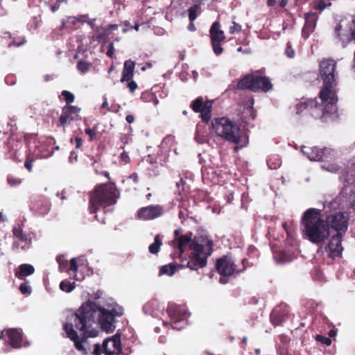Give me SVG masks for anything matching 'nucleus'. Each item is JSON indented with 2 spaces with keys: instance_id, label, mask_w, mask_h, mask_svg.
I'll return each instance as SVG.
<instances>
[{
  "instance_id": "obj_44",
  "label": "nucleus",
  "mask_w": 355,
  "mask_h": 355,
  "mask_svg": "<svg viewBox=\"0 0 355 355\" xmlns=\"http://www.w3.org/2000/svg\"><path fill=\"white\" fill-rule=\"evenodd\" d=\"M144 159L147 162L152 165L157 164V158L154 155H148V156L145 157Z\"/></svg>"
},
{
  "instance_id": "obj_64",
  "label": "nucleus",
  "mask_w": 355,
  "mask_h": 355,
  "mask_svg": "<svg viewBox=\"0 0 355 355\" xmlns=\"http://www.w3.org/2000/svg\"><path fill=\"white\" fill-rule=\"evenodd\" d=\"M182 183H183V180H182V178H180V182H176V186H177L178 187H180V184H182Z\"/></svg>"
},
{
  "instance_id": "obj_45",
  "label": "nucleus",
  "mask_w": 355,
  "mask_h": 355,
  "mask_svg": "<svg viewBox=\"0 0 355 355\" xmlns=\"http://www.w3.org/2000/svg\"><path fill=\"white\" fill-rule=\"evenodd\" d=\"M102 353L104 354L103 345H101L100 344H95L93 354L94 355H101Z\"/></svg>"
},
{
  "instance_id": "obj_18",
  "label": "nucleus",
  "mask_w": 355,
  "mask_h": 355,
  "mask_svg": "<svg viewBox=\"0 0 355 355\" xmlns=\"http://www.w3.org/2000/svg\"><path fill=\"white\" fill-rule=\"evenodd\" d=\"M103 352L105 355H119L122 353L121 335H115L107 338L103 343Z\"/></svg>"
},
{
  "instance_id": "obj_56",
  "label": "nucleus",
  "mask_w": 355,
  "mask_h": 355,
  "mask_svg": "<svg viewBox=\"0 0 355 355\" xmlns=\"http://www.w3.org/2000/svg\"><path fill=\"white\" fill-rule=\"evenodd\" d=\"M95 171L97 174H101V175H104L105 177L107 178L108 179H110L109 172H107V171L98 172L96 168H95Z\"/></svg>"
},
{
  "instance_id": "obj_28",
  "label": "nucleus",
  "mask_w": 355,
  "mask_h": 355,
  "mask_svg": "<svg viewBox=\"0 0 355 355\" xmlns=\"http://www.w3.org/2000/svg\"><path fill=\"white\" fill-rule=\"evenodd\" d=\"M340 180L344 183L345 187H347L354 183L355 176L352 173H350L348 170H343L341 172Z\"/></svg>"
},
{
  "instance_id": "obj_55",
  "label": "nucleus",
  "mask_w": 355,
  "mask_h": 355,
  "mask_svg": "<svg viewBox=\"0 0 355 355\" xmlns=\"http://www.w3.org/2000/svg\"><path fill=\"white\" fill-rule=\"evenodd\" d=\"M60 5L59 2H55L54 3H51L50 5L51 10L53 12H55V11H57L60 8Z\"/></svg>"
},
{
  "instance_id": "obj_20",
  "label": "nucleus",
  "mask_w": 355,
  "mask_h": 355,
  "mask_svg": "<svg viewBox=\"0 0 355 355\" xmlns=\"http://www.w3.org/2000/svg\"><path fill=\"white\" fill-rule=\"evenodd\" d=\"M163 211V207L160 205H150L141 208L137 211V217L140 219L151 220L160 216Z\"/></svg>"
},
{
  "instance_id": "obj_25",
  "label": "nucleus",
  "mask_w": 355,
  "mask_h": 355,
  "mask_svg": "<svg viewBox=\"0 0 355 355\" xmlns=\"http://www.w3.org/2000/svg\"><path fill=\"white\" fill-rule=\"evenodd\" d=\"M8 153L7 156L8 158L12 159L16 162H20L21 159L19 158L18 153L22 148V143L14 139H10L7 144Z\"/></svg>"
},
{
  "instance_id": "obj_15",
  "label": "nucleus",
  "mask_w": 355,
  "mask_h": 355,
  "mask_svg": "<svg viewBox=\"0 0 355 355\" xmlns=\"http://www.w3.org/2000/svg\"><path fill=\"white\" fill-rule=\"evenodd\" d=\"M167 313L171 318L173 329L180 330L183 328L180 323L184 322L187 318V311L181 306L171 305L168 306Z\"/></svg>"
},
{
  "instance_id": "obj_27",
  "label": "nucleus",
  "mask_w": 355,
  "mask_h": 355,
  "mask_svg": "<svg viewBox=\"0 0 355 355\" xmlns=\"http://www.w3.org/2000/svg\"><path fill=\"white\" fill-rule=\"evenodd\" d=\"M182 268V267L180 266V263L177 264L176 263L173 262V263L162 266L159 268V275H166L171 276L173 274H175V272L177 271V270L178 268Z\"/></svg>"
},
{
  "instance_id": "obj_38",
  "label": "nucleus",
  "mask_w": 355,
  "mask_h": 355,
  "mask_svg": "<svg viewBox=\"0 0 355 355\" xmlns=\"http://www.w3.org/2000/svg\"><path fill=\"white\" fill-rule=\"evenodd\" d=\"M242 30L241 25L236 23V21H232V25L230 26L229 28V33L230 34H234L236 33H240Z\"/></svg>"
},
{
  "instance_id": "obj_29",
  "label": "nucleus",
  "mask_w": 355,
  "mask_h": 355,
  "mask_svg": "<svg viewBox=\"0 0 355 355\" xmlns=\"http://www.w3.org/2000/svg\"><path fill=\"white\" fill-rule=\"evenodd\" d=\"M162 245V241L160 235L157 234L155 236L154 242L148 247L150 253L156 254L159 252L160 247Z\"/></svg>"
},
{
  "instance_id": "obj_53",
  "label": "nucleus",
  "mask_w": 355,
  "mask_h": 355,
  "mask_svg": "<svg viewBox=\"0 0 355 355\" xmlns=\"http://www.w3.org/2000/svg\"><path fill=\"white\" fill-rule=\"evenodd\" d=\"M121 159L124 162V163H128L130 162V159L128 155V153L126 152H123L121 154Z\"/></svg>"
},
{
  "instance_id": "obj_36",
  "label": "nucleus",
  "mask_w": 355,
  "mask_h": 355,
  "mask_svg": "<svg viewBox=\"0 0 355 355\" xmlns=\"http://www.w3.org/2000/svg\"><path fill=\"white\" fill-rule=\"evenodd\" d=\"M315 340L318 342H319L326 346H329L331 344V340L329 338H327L322 335L317 334L315 336Z\"/></svg>"
},
{
  "instance_id": "obj_33",
  "label": "nucleus",
  "mask_w": 355,
  "mask_h": 355,
  "mask_svg": "<svg viewBox=\"0 0 355 355\" xmlns=\"http://www.w3.org/2000/svg\"><path fill=\"white\" fill-rule=\"evenodd\" d=\"M89 63L84 60H81L77 63V69L81 73H86L89 71Z\"/></svg>"
},
{
  "instance_id": "obj_60",
  "label": "nucleus",
  "mask_w": 355,
  "mask_h": 355,
  "mask_svg": "<svg viewBox=\"0 0 355 355\" xmlns=\"http://www.w3.org/2000/svg\"><path fill=\"white\" fill-rule=\"evenodd\" d=\"M146 67H148V68H150L152 67V64L150 62L146 63V66H141L140 69L141 71L146 70Z\"/></svg>"
},
{
  "instance_id": "obj_2",
  "label": "nucleus",
  "mask_w": 355,
  "mask_h": 355,
  "mask_svg": "<svg viewBox=\"0 0 355 355\" xmlns=\"http://www.w3.org/2000/svg\"><path fill=\"white\" fill-rule=\"evenodd\" d=\"M191 233L179 236L178 250L181 259L180 266L193 270L202 268L207 265V258L213 251V243L207 240L200 243L197 238L191 239Z\"/></svg>"
},
{
  "instance_id": "obj_3",
  "label": "nucleus",
  "mask_w": 355,
  "mask_h": 355,
  "mask_svg": "<svg viewBox=\"0 0 355 355\" xmlns=\"http://www.w3.org/2000/svg\"><path fill=\"white\" fill-rule=\"evenodd\" d=\"M119 198V192L114 182H107L97 184L89 193V211L90 214H95V218L105 224V218H99L97 214L100 209H103L105 214L112 213L113 206L116 203Z\"/></svg>"
},
{
  "instance_id": "obj_47",
  "label": "nucleus",
  "mask_w": 355,
  "mask_h": 355,
  "mask_svg": "<svg viewBox=\"0 0 355 355\" xmlns=\"http://www.w3.org/2000/svg\"><path fill=\"white\" fill-rule=\"evenodd\" d=\"M69 270L73 272H76L78 270V263L76 258H72L70 260Z\"/></svg>"
},
{
  "instance_id": "obj_34",
  "label": "nucleus",
  "mask_w": 355,
  "mask_h": 355,
  "mask_svg": "<svg viewBox=\"0 0 355 355\" xmlns=\"http://www.w3.org/2000/svg\"><path fill=\"white\" fill-rule=\"evenodd\" d=\"M62 96L64 97L67 105H70L69 104L74 101L75 96L73 94L67 90H63L62 92Z\"/></svg>"
},
{
  "instance_id": "obj_37",
  "label": "nucleus",
  "mask_w": 355,
  "mask_h": 355,
  "mask_svg": "<svg viewBox=\"0 0 355 355\" xmlns=\"http://www.w3.org/2000/svg\"><path fill=\"white\" fill-rule=\"evenodd\" d=\"M85 132L89 136L90 141L96 139V127L87 128L85 130Z\"/></svg>"
},
{
  "instance_id": "obj_40",
  "label": "nucleus",
  "mask_w": 355,
  "mask_h": 355,
  "mask_svg": "<svg viewBox=\"0 0 355 355\" xmlns=\"http://www.w3.org/2000/svg\"><path fill=\"white\" fill-rule=\"evenodd\" d=\"M8 183L12 186H17L21 183V180L20 178L14 177L12 175H8L7 178Z\"/></svg>"
},
{
  "instance_id": "obj_9",
  "label": "nucleus",
  "mask_w": 355,
  "mask_h": 355,
  "mask_svg": "<svg viewBox=\"0 0 355 355\" xmlns=\"http://www.w3.org/2000/svg\"><path fill=\"white\" fill-rule=\"evenodd\" d=\"M247 259L242 260V268H237L234 261L230 256H225L219 258L216 261V268L218 272L220 275L219 282L225 284L228 282V277L234 273H240L244 271L246 268Z\"/></svg>"
},
{
  "instance_id": "obj_61",
  "label": "nucleus",
  "mask_w": 355,
  "mask_h": 355,
  "mask_svg": "<svg viewBox=\"0 0 355 355\" xmlns=\"http://www.w3.org/2000/svg\"><path fill=\"white\" fill-rule=\"evenodd\" d=\"M44 79L46 82L49 81L51 79V76L49 74H46L44 76Z\"/></svg>"
},
{
  "instance_id": "obj_30",
  "label": "nucleus",
  "mask_w": 355,
  "mask_h": 355,
  "mask_svg": "<svg viewBox=\"0 0 355 355\" xmlns=\"http://www.w3.org/2000/svg\"><path fill=\"white\" fill-rule=\"evenodd\" d=\"M75 287V282H71L67 279L62 281L60 284V290L66 293H71Z\"/></svg>"
},
{
  "instance_id": "obj_1",
  "label": "nucleus",
  "mask_w": 355,
  "mask_h": 355,
  "mask_svg": "<svg viewBox=\"0 0 355 355\" xmlns=\"http://www.w3.org/2000/svg\"><path fill=\"white\" fill-rule=\"evenodd\" d=\"M123 314V310L120 306L107 309L88 300L68 318L63 324V329L67 337L74 343L76 349L83 351L85 350L83 343L98 334V331L93 327L94 324H99L107 333L113 332L116 327V318Z\"/></svg>"
},
{
  "instance_id": "obj_14",
  "label": "nucleus",
  "mask_w": 355,
  "mask_h": 355,
  "mask_svg": "<svg viewBox=\"0 0 355 355\" xmlns=\"http://www.w3.org/2000/svg\"><path fill=\"white\" fill-rule=\"evenodd\" d=\"M329 227L337 233L345 234L348 228L349 215L346 212H338L329 216L327 218Z\"/></svg>"
},
{
  "instance_id": "obj_8",
  "label": "nucleus",
  "mask_w": 355,
  "mask_h": 355,
  "mask_svg": "<svg viewBox=\"0 0 355 355\" xmlns=\"http://www.w3.org/2000/svg\"><path fill=\"white\" fill-rule=\"evenodd\" d=\"M237 88L241 90L248 89L254 92H267L272 88V85L268 77L248 73L239 80Z\"/></svg>"
},
{
  "instance_id": "obj_24",
  "label": "nucleus",
  "mask_w": 355,
  "mask_h": 355,
  "mask_svg": "<svg viewBox=\"0 0 355 355\" xmlns=\"http://www.w3.org/2000/svg\"><path fill=\"white\" fill-rule=\"evenodd\" d=\"M119 28V25L117 24H110L106 28H105L103 31H97L95 35L92 37L93 40H96L99 44H101L102 46L105 44L110 40V35L111 33L116 31Z\"/></svg>"
},
{
  "instance_id": "obj_39",
  "label": "nucleus",
  "mask_w": 355,
  "mask_h": 355,
  "mask_svg": "<svg viewBox=\"0 0 355 355\" xmlns=\"http://www.w3.org/2000/svg\"><path fill=\"white\" fill-rule=\"evenodd\" d=\"M56 261L59 264V268L61 271L65 270L68 266V261L63 259V257L60 255L56 258Z\"/></svg>"
},
{
  "instance_id": "obj_16",
  "label": "nucleus",
  "mask_w": 355,
  "mask_h": 355,
  "mask_svg": "<svg viewBox=\"0 0 355 355\" xmlns=\"http://www.w3.org/2000/svg\"><path fill=\"white\" fill-rule=\"evenodd\" d=\"M343 236L344 234H342V232L336 233L331 237L328 245L325 247V251L328 252L329 257L333 259L342 257Z\"/></svg>"
},
{
  "instance_id": "obj_23",
  "label": "nucleus",
  "mask_w": 355,
  "mask_h": 355,
  "mask_svg": "<svg viewBox=\"0 0 355 355\" xmlns=\"http://www.w3.org/2000/svg\"><path fill=\"white\" fill-rule=\"evenodd\" d=\"M133 61L128 60L125 62L121 78V83H127L130 92H133Z\"/></svg>"
},
{
  "instance_id": "obj_49",
  "label": "nucleus",
  "mask_w": 355,
  "mask_h": 355,
  "mask_svg": "<svg viewBox=\"0 0 355 355\" xmlns=\"http://www.w3.org/2000/svg\"><path fill=\"white\" fill-rule=\"evenodd\" d=\"M339 169L340 167L336 164H329L327 167V170L332 173H336L339 171Z\"/></svg>"
},
{
  "instance_id": "obj_10",
  "label": "nucleus",
  "mask_w": 355,
  "mask_h": 355,
  "mask_svg": "<svg viewBox=\"0 0 355 355\" xmlns=\"http://www.w3.org/2000/svg\"><path fill=\"white\" fill-rule=\"evenodd\" d=\"M212 103V101L205 102L202 96H198L191 103L190 107L194 112L200 113L202 121L208 123L211 117Z\"/></svg>"
},
{
  "instance_id": "obj_13",
  "label": "nucleus",
  "mask_w": 355,
  "mask_h": 355,
  "mask_svg": "<svg viewBox=\"0 0 355 355\" xmlns=\"http://www.w3.org/2000/svg\"><path fill=\"white\" fill-rule=\"evenodd\" d=\"M5 336V344L6 347L10 346L12 349H19L21 347L23 343V332L21 329L10 328L4 329L1 332L0 340Z\"/></svg>"
},
{
  "instance_id": "obj_59",
  "label": "nucleus",
  "mask_w": 355,
  "mask_h": 355,
  "mask_svg": "<svg viewBox=\"0 0 355 355\" xmlns=\"http://www.w3.org/2000/svg\"><path fill=\"white\" fill-rule=\"evenodd\" d=\"M104 108H107L108 109V103L107 101V99L105 98L103 101V103H102V105H101V109H104Z\"/></svg>"
},
{
  "instance_id": "obj_12",
  "label": "nucleus",
  "mask_w": 355,
  "mask_h": 355,
  "mask_svg": "<svg viewBox=\"0 0 355 355\" xmlns=\"http://www.w3.org/2000/svg\"><path fill=\"white\" fill-rule=\"evenodd\" d=\"M209 35L214 53L217 55H220L223 51L221 43L225 40V35L224 31L220 28L219 21H216L212 24L209 30Z\"/></svg>"
},
{
  "instance_id": "obj_48",
  "label": "nucleus",
  "mask_w": 355,
  "mask_h": 355,
  "mask_svg": "<svg viewBox=\"0 0 355 355\" xmlns=\"http://www.w3.org/2000/svg\"><path fill=\"white\" fill-rule=\"evenodd\" d=\"M33 159L29 158V157H27L26 160L24 162V166L25 168L29 171V172H31L32 171V168H33Z\"/></svg>"
},
{
  "instance_id": "obj_51",
  "label": "nucleus",
  "mask_w": 355,
  "mask_h": 355,
  "mask_svg": "<svg viewBox=\"0 0 355 355\" xmlns=\"http://www.w3.org/2000/svg\"><path fill=\"white\" fill-rule=\"evenodd\" d=\"M26 42V39L24 37V38H22V39H21V41H19V42L16 41V40H13V41L12 42V43L9 44V46H10L13 45V46H21V45H23V44H25Z\"/></svg>"
},
{
  "instance_id": "obj_21",
  "label": "nucleus",
  "mask_w": 355,
  "mask_h": 355,
  "mask_svg": "<svg viewBox=\"0 0 355 355\" xmlns=\"http://www.w3.org/2000/svg\"><path fill=\"white\" fill-rule=\"evenodd\" d=\"M304 19L305 23L302 31V35L304 39H307L316 27L318 16L315 12H309L305 14Z\"/></svg>"
},
{
  "instance_id": "obj_42",
  "label": "nucleus",
  "mask_w": 355,
  "mask_h": 355,
  "mask_svg": "<svg viewBox=\"0 0 355 355\" xmlns=\"http://www.w3.org/2000/svg\"><path fill=\"white\" fill-rule=\"evenodd\" d=\"M285 54L289 58H293L295 56V51L292 48L291 43L288 42L285 49Z\"/></svg>"
},
{
  "instance_id": "obj_5",
  "label": "nucleus",
  "mask_w": 355,
  "mask_h": 355,
  "mask_svg": "<svg viewBox=\"0 0 355 355\" xmlns=\"http://www.w3.org/2000/svg\"><path fill=\"white\" fill-rule=\"evenodd\" d=\"M211 128L218 137L236 144L235 150L245 147L248 144V135L241 132L240 128L227 117L214 119Z\"/></svg>"
},
{
  "instance_id": "obj_52",
  "label": "nucleus",
  "mask_w": 355,
  "mask_h": 355,
  "mask_svg": "<svg viewBox=\"0 0 355 355\" xmlns=\"http://www.w3.org/2000/svg\"><path fill=\"white\" fill-rule=\"evenodd\" d=\"M279 340H280V343H282L283 345H288V342L290 340V339L288 338V336H284V335H280L279 336Z\"/></svg>"
},
{
  "instance_id": "obj_22",
  "label": "nucleus",
  "mask_w": 355,
  "mask_h": 355,
  "mask_svg": "<svg viewBox=\"0 0 355 355\" xmlns=\"http://www.w3.org/2000/svg\"><path fill=\"white\" fill-rule=\"evenodd\" d=\"M288 309L286 306H276L270 313V319L274 326H279L288 318Z\"/></svg>"
},
{
  "instance_id": "obj_35",
  "label": "nucleus",
  "mask_w": 355,
  "mask_h": 355,
  "mask_svg": "<svg viewBox=\"0 0 355 355\" xmlns=\"http://www.w3.org/2000/svg\"><path fill=\"white\" fill-rule=\"evenodd\" d=\"M27 280L24 281V283L21 284L19 286V291L23 295H29L32 292L31 287L28 285Z\"/></svg>"
},
{
  "instance_id": "obj_17",
  "label": "nucleus",
  "mask_w": 355,
  "mask_h": 355,
  "mask_svg": "<svg viewBox=\"0 0 355 355\" xmlns=\"http://www.w3.org/2000/svg\"><path fill=\"white\" fill-rule=\"evenodd\" d=\"M80 108L74 105H66L62 108V113L59 117L58 126H65L69 125L73 121L80 119L79 112Z\"/></svg>"
},
{
  "instance_id": "obj_31",
  "label": "nucleus",
  "mask_w": 355,
  "mask_h": 355,
  "mask_svg": "<svg viewBox=\"0 0 355 355\" xmlns=\"http://www.w3.org/2000/svg\"><path fill=\"white\" fill-rule=\"evenodd\" d=\"M12 233L15 237L21 241H26L28 239L27 235L24 233V231L20 226L14 227L12 229Z\"/></svg>"
},
{
  "instance_id": "obj_32",
  "label": "nucleus",
  "mask_w": 355,
  "mask_h": 355,
  "mask_svg": "<svg viewBox=\"0 0 355 355\" xmlns=\"http://www.w3.org/2000/svg\"><path fill=\"white\" fill-rule=\"evenodd\" d=\"M199 6L194 4L188 9L189 19L190 21H193L197 18V11Z\"/></svg>"
},
{
  "instance_id": "obj_54",
  "label": "nucleus",
  "mask_w": 355,
  "mask_h": 355,
  "mask_svg": "<svg viewBox=\"0 0 355 355\" xmlns=\"http://www.w3.org/2000/svg\"><path fill=\"white\" fill-rule=\"evenodd\" d=\"M74 141H75L76 148H80L83 145V139L79 137H75Z\"/></svg>"
},
{
  "instance_id": "obj_46",
  "label": "nucleus",
  "mask_w": 355,
  "mask_h": 355,
  "mask_svg": "<svg viewBox=\"0 0 355 355\" xmlns=\"http://www.w3.org/2000/svg\"><path fill=\"white\" fill-rule=\"evenodd\" d=\"M114 52H115V49H114V44H113V42H110L109 44H108V49H107V51L106 53V55L109 58H112L114 54Z\"/></svg>"
},
{
  "instance_id": "obj_26",
  "label": "nucleus",
  "mask_w": 355,
  "mask_h": 355,
  "mask_svg": "<svg viewBox=\"0 0 355 355\" xmlns=\"http://www.w3.org/2000/svg\"><path fill=\"white\" fill-rule=\"evenodd\" d=\"M35 272V268L28 263H23L19 266L18 270L15 271V277L21 280L26 281V277Z\"/></svg>"
},
{
  "instance_id": "obj_41",
  "label": "nucleus",
  "mask_w": 355,
  "mask_h": 355,
  "mask_svg": "<svg viewBox=\"0 0 355 355\" xmlns=\"http://www.w3.org/2000/svg\"><path fill=\"white\" fill-rule=\"evenodd\" d=\"M288 0H280L279 5L281 8H284L287 3ZM277 3V0H267V5L270 7L275 6Z\"/></svg>"
},
{
  "instance_id": "obj_57",
  "label": "nucleus",
  "mask_w": 355,
  "mask_h": 355,
  "mask_svg": "<svg viewBox=\"0 0 355 355\" xmlns=\"http://www.w3.org/2000/svg\"><path fill=\"white\" fill-rule=\"evenodd\" d=\"M188 29L190 31H195L196 30V26L193 24V21H190L189 26H188Z\"/></svg>"
},
{
  "instance_id": "obj_19",
  "label": "nucleus",
  "mask_w": 355,
  "mask_h": 355,
  "mask_svg": "<svg viewBox=\"0 0 355 355\" xmlns=\"http://www.w3.org/2000/svg\"><path fill=\"white\" fill-rule=\"evenodd\" d=\"M51 208L49 200L42 196H34L31 199L30 209L38 216H44L49 213Z\"/></svg>"
},
{
  "instance_id": "obj_7",
  "label": "nucleus",
  "mask_w": 355,
  "mask_h": 355,
  "mask_svg": "<svg viewBox=\"0 0 355 355\" xmlns=\"http://www.w3.org/2000/svg\"><path fill=\"white\" fill-rule=\"evenodd\" d=\"M296 114L300 115L304 111L309 113L314 119L325 121L327 118L336 112V103L331 100L319 103L316 98H302L295 105Z\"/></svg>"
},
{
  "instance_id": "obj_4",
  "label": "nucleus",
  "mask_w": 355,
  "mask_h": 355,
  "mask_svg": "<svg viewBox=\"0 0 355 355\" xmlns=\"http://www.w3.org/2000/svg\"><path fill=\"white\" fill-rule=\"evenodd\" d=\"M301 223L303 232L313 243H321L329 235L328 223L322 218L320 209H308L302 216Z\"/></svg>"
},
{
  "instance_id": "obj_58",
  "label": "nucleus",
  "mask_w": 355,
  "mask_h": 355,
  "mask_svg": "<svg viewBox=\"0 0 355 355\" xmlns=\"http://www.w3.org/2000/svg\"><path fill=\"white\" fill-rule=\"evenodd\" d=\"M126 121L129 123H131L133 122V115H131V114H129L126 116Z\"/></svg>"
},
{
  "instance_id": "obj_6",
  "label": "nucleus",
  "mask_w": 355,
  "mask_h": 355,
  "mask_svg": "<svg viewBox=\"0 0 355 355\" xmlns=\"http://www.w3.org/2000/svg\"><path fill=\"white\" fill-rule=\"evenodd\" d=\"M336 68V63L331 59L323 60L320 63V76L323 85L318 96L322 102H327L328 100L336 103L338 102V98L335 89L337 85Z\"/></svg>"
},
{
  "instance_id": "obj_63",
  "label": "nucleus",
  "mask_w": 355,
  "mask_h": 355,
  "mask_svg": "<svg viewBox=\"0 0 355 355\" xmlns=\"http://www.w3.org/2000/svg\"><path fill=\"white\" fill-rule=\"evenodd\" d=\"M139 27H140L139 24H135V26H134L135 31H138Z\"/></svg>"
},
{
  "instance_id": "obj_11",
  "label": "nucleus",
  "mask_w": 355,
  "mask_h": 355,
  "mask_svg": "<svg viewBox=\"0 0 355 355\" xmlns=\"http://www.w3.org/2000/svg\"><path fill=\"white\" fill-rule=\"evenodd\" d=\"M302 151L311 161L326 162L334 157V150L329 148H320L317 146H303Z\"/></svg>"
},
{
  "instance_id": "obj_62",
  "label": "nucleus",
  "mask_w": 355,
  "mask_h": 355,
  "mask_svg": "<svg viewBox=\"0 0 355 355\" xmlns=\"http://www.w3.org/2000/svg\"><path fill=\"white\" fill-rule=\"evenodd\" d=\"M336 335V332L334 331V330H331L329 332V336L330 337H333Z\"/></svg>"
},
{
  "instance_id": "obj_50",
  "label": "nucleus",
  "mask_w": 355,
  "mask_h": 355,
  "mask_svg": "<svg viewBox=\"0 0 355 355\" xmlns=\"http://www.w3.org/2000/svg\"><path fill=\"white\" fill-rule=\"evenodd\" d=\"M253 103H254V100L252 99L251 106L248 109V111L250 113V116H251L252 119H254L257 116L256 110L252 107Z\"/></svg>"
},
{
  "instance_id": "obj_43",
  "label": "nucleus",
  "mask_w": 355,
  "mask_h": 355,
  "mask_svg": "<svg viewBox=\"0 0 355 355\" xmlns=\"http://www.w3.org/2000/svg\"><path fill=\"white\" fill-rule=\"evenodd\" d=\"M286 350V345H283L282 343H280L277 345V351L279 354H280V355H285L286 354H287Z\"/></svg>"
}]
</instances>
